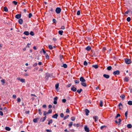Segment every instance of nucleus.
I'll return each instance as SVG.
<instances>
[{
    "label": "nucleus",
    "mask_w": 132,
    "mask_h": 132,
    "mask_svg": "<svg viewBox=\"0 0 132 132\" xmlns=\"http://www.w3.org/2000/svg\"><path fill=\"white\" fill-rule=\"evenodd\" d=\"M21 17V14H18L16 15L15 16V17L17 19H20Z\"/></svg>",
    "instance_id": "6e6552de"
},
{
    "label": "nucleus",
    "mask_w": 132,
    "mask_h": 132,
    "mask_svg": "<svg viewBox=\"0 0 132 132\" xmlns=\"http://www.w3.org/2000/svg\"><path fill=\"white\" fill-rule=\"evenodd\" d=\"M38 68L37 67H36L35 68L34 70V71H35L36 70H38Z\"/></svg>",
    "instance_id": "338daca9"
},
{
    "label": "nucleus",
    "mask_w": 132,
    "mask_h": 132,
    "mask_svg": "<svg viewBox=\"0 0 132 132\" xmlns=\"http://www.w3.org/2000/svg\"><path fill=\"white\" fill-rule=\"evenodd\" d=\"M37 64V63H35L33 65V66L34 67H35L36 66Z\"/></svg>",
    "instance_id": "69168bd1"
},
{
    "label": "nucleus",
    "mask_w": 132,
    "mask_h": 132,
    "mask_svg": "<svg viewBox=\"0 0 132 132\" xmlns=\"http://www.w3.org/2000/svg\"><path fill=\"white\" fill-rule=\"evenodd\" d=\"M92 49L91 47L89 46H87L85 48V50H91Z\"/></svg>",
    "instance_id": "aec40b11"
},
{
    "label": "nucleus",
    "mask_w": 132,
    "mask_h": 132,
    "mask_svg": "<svg viewBox=\"0 0 132 132\" xmlns=\"http://www.w3.org/2000/svg\"><path fill=\"white\" fill-rule=\"evenodd\" d=\"M71 90L73 92H75L77 90V88L73 85L71 87Z\"/></svg>",
    "instance_id": "39448f33"
},
{
    "label": "nucleus",
    "mask_w": 132,
    "mask_h": 132,
    "mask_svg": "<svg viewBox=\"0 0 132 132\" xmlns=\"http://www.w3.org/2000/svg\"><path fill=\"white\" fill-rule=\"evenodd\" d=\"M53 40L54 41V42L55 43H56V41L57 40V39L56 38L54 37L53 38Z\"/></svg>",
    "instance_id": "58836bf2"
},
{
    "label": "nucleus",
    "mask_w": 132,
    "mask_h": 132,
    "mask_svg": "<svg viewBox=\"0 0 132 132\" xmlns=\"http://www.w3.org/2000/svg\"><path fill=\"white\" fill-rule=\"evenodd\" d=\"M58 99V97H55L54 98V101L53 102L54 103V104H56L57 103V101Z\"/></svg>",
    "instance_id": "1a4fd4ad"
},
{
    "label": "nucleus",
    "mask_w": 132,
    "mask_h": 132,
    "mask_svg": "<svg viewBox=\"0 0 132 132\" xmlns=\"http://www.w3.org/2000/svg\"><path fill=\"white\" fill-rule=\"evenodd\" d=\"M30 34L32 36H33L34 35V34L33 31H31L30 32Z\"/></svg>",
    "instance_id": "09e8293b"
},
{
    "label": "nucleus",
    "mask_w": 132,
    "mask_h": 132,
    "mask_svg": "<svg viewBox=\"0 0 132 132\" xmlns=\"http://www.w3.org/2000/svg\"><path fill=\"white\" fill-rule=\"evenodd\" d=\"M5 80L4 79H3L1 80V81L2 83V84L4 85L5 83Z\"/></svg>",
    "instance_id": "cd10ccee"
},
{
    "label": "nucleus",
    "mask_w": 132,
    "mask_h": 132,
    "mask_svg": "<svg viewBox=\"0 0 132 132\" xmlns=\"http://www.w3.org/2000/svg\"><path fill=\"white\" fill-rule=\"evenodd\" d=\"M103 76L106 79H108L110 77V76L106 74H104L103 75Z\"/></svg>",
    "instance_id": "9d476101"
},
{
    "label": "nucleus",
    "mask_w": 132,
    "mask_h": 132,
    "mask_svg": "<svg viewBox=\"0 0 132 132\" xmlns=\"http://www.w3.org/2000/svg\"><path fill=\"white\" fill-rule=\"evenodd\" d=\"M62 66L64 68H67V65L65 64H64Z\"/></svg>",
    "instance_id": "e433bc0d"
},
{
    "label": "nucleus",
    "mask_w": 132,
    "mask_h": 132,
    "mask_svg": "<svg viewBox=\"0 0 132 132\" xmlns=\"http://www.w3.org/2000/svg\"><path fill=\"white\" fill-rule=\"evenodd\" d=\"M5 129L9 131L11 129L9 127H6L5 128Z\"/></svg>",
    "instance_id": "72a5a7b5"
},
{
    "label": "nucleus",
    "mask_w": 132,
    "mask_h": 132,
    "mask_svg": "<svg viewBox=\"0 0 132 132\" xmlns=\"http://www.w3.org/2000/svg\"><path fill=\"white\" fill-rule=\"evenodd\" d=\"M100 105L101 107L103 106V102L102 101H101L100 102Z\"/></svg>",
    "instance_id": "2f4dec72"
},
{
    "label": "nucleus",
    "mask_w": 132,
    "mask_h": 132,
    "mask_svg": "<svg viewBox=\"0 0 132 132\" xmlns=\"http://www.w3.org/2000/svg\"><path fill=\"white\" fill-rule=\"evenodd\" d=\"M49 48L50 49H52L53 48V46L51 45H49L48 46Z\"/></svg>",
    "instance_id": "a18cd8bd"
},
{
    "label": "nucleus",
    "mask_w": 132,
    "mask_h": 132,
    "mask_svg": "<svg viewBox=\"0 0 132 132\" xmlns=\"http://www.w3.org/2000/svg\"><path fill=\"white\" fill-rule=\"evenodd\" d=\"M120 71L119 70H117L113 72V74L114 75H118L120 74Z\"/></svg>",
    "instance_id": "20e7f679"
},
{
    "label": "nucleus",
    "mask_w": 132,
    "mask_h": 132,
    "mask_svg": "<svg viewBox=\"0 0 132 132\" xmlns=\"http://www.w3.org/2000/svg\"><path fill=\"white\" fill-rule=\"evenodd\" d=\"M127 127L128 128H130L132 127V125L131 124H128L127 125Z\"/></svg>",
    "instance_id": "5701e85b"
},
{
    "label": "nucleus",
    "mask_w": 132,
    "mask_h": 132,
    "mask_svg": "<svg viewBox=\"0 0 132 132\" xmlns=\"http://www.w3.org/2000/svg\"><path fill=\"white\" fill-rule=\"evenodd\" d=\"M32 16V14L31 13H29L28 15V17L29 18H30Z\"/></svg>",
    "instance_id": "4d7b16f0"
},
{
    "label": "nucleus",
    "mask_w": 132,
    "mask_h": 132,
    "mask_svg": "<svg viewBox=\"0 0 132 132\" xmlns=\"http://www.w3.org/2000/svg\"><path fill=\"white\" fill-rule=\"evenodd\" d=\"M82 90V89H80L79 90H78L77 91V92L79 94H80Z\"/></svg>",
    "instance_id": "bb28decb"
},
{
    "label": "nucleus",
    "mask_w": 132,
    "mask_h": 132,
    "mask_svg": "<svg viewBox=\"0 0 132 132\" xmlns=\"http://www.w3.org/2000/svg\"><path fill=\"white\" fill-rule=\"evenodd\" d=\"M124 80L125 81L127 82L129 80V78L127 77H125L124 79Z\"/></svg>",
    "instance_id": "f3484780"
},
{
    "label": "nucleus",
    "mask_w": 132,
    "mask_h": 132,
    "mask_svg": "<svg viewBox=\"0 0 132 132\" xmlns=\"http://www.w3.org/2000/svg\"><path fill=\"white\" fill-rule=\"evenodd\" d=\"M64 114L63 113H61L60 115V116L61 117H62V118L63 117H64Z\"/></svg>",
    "instance_id": "bf43d9fd"
},
{
    "label": "nucleus",
    "mask_w": 132,
    "mask_h": 132,
    "mask_svg": "<svg viewBox=\"0 0 132 132\" xmlns=\"http://www.w3.org/2000/svg\"><path fill=\"white\" fill-rule=\"evenodd\" d=\"M52 21L53 23H56L57 22V21L55 19H53Z\"/></svg>",
    "instance_id": "4c0bfd02"
},
{
    "label": "nucleus",
    "mask_w": 132,
    "mask_h": 132,
    "mask_svg": "<svg viewBox=\"0 0 132 132\" xmlns=\"http://www.w3.org/2000/svg\"><path fill=\"white\" fill-rule=\"evenodd\" d=\"M59 86V83H57L55 85V88L56 89H57L58 88Z\"/></svg>",
    "instance_id": "4be33fe9"
},
{
    "label": "nucleus",
    "mask_w": 132,
    "mask_h": 132,
    "mask_svg": "<svg viewBox=\"0 0 132 132\" xmlns=\"http://www.w3.org/2000/svg\"><path fill=\"white\" fill-rule=\"evenodd\" d=\"M63 32V31L62 30H59L58 32L59 34L61 35H62Z\"/></svg>",
    "instance_id": "6ab92c4d"
},
{
    "label": "nucleus",
    "mask_w": 132,
    "mask_h": 132,
    "mask_svg": "<svg viewBox=\"0 0 132 132\" xmlns=\"http://www.w3.org/2000/svg\"><path fill=\"white\" fill-rule=\"evenodd\" d=\"M3 111L4 112H6L7 110L6 108L5 107H4L3 109Z\"/></svg>",
    "instance_id": "3c124183"
},
{
    "label": "nucleus",
    "mask_w": 132,
    "mask_h": 132,
    "mask_svg": "<svg viewBox=\"0 0 132 132\" xmlns=\"http://www.w3.org/2000/svg\"><path fill=\"white\" fill-rule=\"evenodd\" d=\"M93 118L94 119V121L95 122L97 121L98 119L97 116H94L93 117Z\"/></svg>",
    "instance_id": "9b49d317"
},
{
    "label": "nucleus",
    "mask_w": 132,
    "mask_h": 132,
    "mask_svg": "<svg viewBox=\"0 0 132 132\" xmlns=\"http://www.w3.org/2000/svg\"><path fill=\"white\" fill-rule=\"evenodd\" d=\"M23 34L26 35H28L29 34V32L28 31H25L24 32Z\"/></svg>",
    "instance_id": "412c9836"
},
{
    "label": "nucleus",
    "mask_w": 132,
    "mask_h": 132,
    "mask_svg": "<svg viewBox=\"0 0 132 132\" xmlns=\"http://www.w3.org/2000/svg\"><path fill=\"white\" fill-rule=\"evenodd\" d=\"M23 22V20L21 19H20L18 21V22L20 24H22Z\"/></svg>",
    "instance_id": "4468645a"
},
{
    "label": "nucleus",
    "mask_w": 132,
    "mask_h": 132,
    "mask_svg": "<svg viewBox=\"0 0 132 132\" xmlns=\"http://www.w3.org/2000/svg\"><path fill=\"white\" fill-rule=\"evenodd\" d=\"M81 85L84 87H86L87 86V85L86 83L85 82H82L81 83Z\"/></svg>",
    "instance_id": "a211bd4d"
},
{
    "label": "nucleus",
    "mask_w": 132,
    "mask_h": 132,
    "mask_svg": "<svg viewBox=\"0 0 132 132\" xmlns=\"http://www.w3.org/2000/svg\"><path fill=\"white\" fill-rule=\"evenodd\" d=\"M4 10L5 12H7L8 11V10L7 8L6 7H5L4 8Z\"/></svg>",
    "instance_id": "c85d7f7f"
},
{
    "label": "nucleus",
    "mask_w": 132,
    "mask_h": 132,
    "mask_svg": "<svg viewBox=\"0 0 132 132\" xmlns=\"http://www.w3.org/2000/svg\"><path fill=\"white\" fill-rule=\"evenodd\" d=\"M74 81L75 82V83L76 84L78 83L79 82V80H75Z\"/></svg>",
    "instance_id": "8fccbe9b"
},
{
    "label": "nucleus",
    "mask_w": 132,
    "mask_h": 132,
    "mask_svg": "<svg viewBox=\"0 0 132 132\" xmlns=\"http://www.w3.org/2000/svg\"><path fill=\"white\" fill-rule=\"evenodd\" d=\"M93 67H94L95 68L97 69L98 68V66L97 65H93Z\"/></svg>",
    "instance_id": "49530a36"
},
{
    "label": "nucleus",
    "mask_w": 132,
    "mask_h": 132,
    "mask_svg": "<svg viewBox=\"0 0 132 132\" xmlns=\"http://www.w3.org/2000/svg\"><path fill=\"white\" fill-rule=\"evenodd\" d=\"M20 81L24 83L25 82V80L24 79H21Z\"/></svg>",
    "instance_id": "c756f323"
},
{
    "label": "nucleus",
    "mask_w": 132,
    "mask_h": 132,
    "mask_svg": "<svg viewBox=\"0 0 132 132\" xmlns=\"http://www.w3.org/2000/svg\"><path fill=\"white\" fill-rule=\"evenodd\" d=\"M71 84H70L68 85H67V87H70L71 86Z\"/></svg>",
    "instance_id": "e2e57ef3"
},
{
    "label": "nucleus",
    "mask_w": 132,
    "mask_h": 132,
    "mask_svg": "<svg viewBox=\"0 0 132 132\" xmlns=\"http://www.w3.org/2000/svg\"><path fill=\"white\" fill-rule=\"evenodd\" d=\"M85 130L86 132H89V128L87 127V126H86L84 127Z\"/></svg>",
    "instance_id": "0eeeda50"
},
{
    "label": "nucleus",
    "mask_w": 132,
    "mask_h": 132,
    "mask_svg": "<svg viewBox=\"0 0 132 132\" xmlns=\"http://www.w3.org/2000/svg\"><path fill=\"white\" fill-rule=\"evenodd\" d=\"M46 131L47 132H52V131H51V130L46 129Z\"/></svg>",
    "instance_id": "774afa93"
},
{
    "label": "nucleus",
    "mask_w": 132,
    "mask_h": 132,
    "mask_svg": "<svg viewBox=\"0 0 132 132\" xmlns=\"http://www.w3.org/2000/svg\"><path fill=\"white\" fill-rule=\"evenodd\" d=\"M39 118H35L33 119V121L34 123H36L39 120Z\"/></svg>",
    "instance_id": "2eb2a0df"
},
{
    "label": "nucleus",
    "mask_w": 132,
    "mask_h": 132,
    "mask_svg": "<svg viewBox=\"0 0 132 132\" xmlns=\"http://www.w3.org/2000/svg\"><path fill=\"white\" fill-rule=\"evenodd\" d=\"M125 63L127 64H129L131 63V60L130 59L126 58L125 60Z\"/></svg>",
    "instance_id": "f257e3e1"
},
{
    "label": "nucleus",
    "mask_w": 132,
    "mask_h": 132,
    "mask_svg": "<svg viewBox=\"0 0 132 132\" xmlns=\"http://www.w3.org/2000/svg\"><path fill=\"white\" fill-rule=\"evenodd\" d=\"M120 116V115L119 114H118L115 117V118L116 119L118 117H119Z\"/></svg>",
    "instance_id": "6e6d98bb"
},
{
    "label": "nucleus",
    "mask_w": 132,
    "mask_h": 132,
    "mask_svg": "<svg viewBox=\"0 0 132 132\" xmlns=\"http://www.w3.org/2000/svg\"><path fill=\"white\" fill-rule=\"evenodd\" d=\"M112 69V67L111 66L108 67L107 68V69L108 70H110Z\"/></svg>",
    "instance_id": "473e14b6"
},
{
    "label": "nucleus",
    "mask_w": 132,
    "mask_h": 132,
    "mask_svg": "<svg viewBox=\"0 0 132 132\" xmlns=\"http://www.w3.org/2000/svg\"><path fill=\"white\" fill-rule=\"evenodd\" d=\"M61 9L59 7H57L55 10V11L57 14L60 13L61 11Z\"/></svg>",
    "instance_id": "f03ea898"
},
{
    "label": "nucleus",
    "mask_w": 132,
    "mask_h": 132,
    "mask_svg": "<svg viewBox=\"0 0 132 132\" xmlns=\"http://www.w3.org/2000/svg\"><path fill=\"white\" fill-rule=\"evenodd\" d=\"M71 119L72 121H74L75 119V118L74 117H72L71 118Z\"/></svg>",
    "instance_id": "864d4df0"
},
{
    "label": "nucleus",
    "mask_w": 132,
    "mask_h": 132,
    "mask_svg": "<svg viewBox=\"0 0 132 132\" xmlns=\"http://www.w3.org/2000/svg\"><path fill=\"white\" fill-rule=\"evenodd\" d=\"M21 101V99L19 98H17V102H20Z\"/></svg>",
    "instance_id": "603ef678"
},
{
    "label": "nucleus",
    "mask_w": 132,
    "mask_h": 132,
    "mask_svg": "<svg viewBox=\"0 0 132 132\" xmlns=\"http://www.w3.org/2000/svg\"><path fill=\"white\" fill-rule=\"evenodd\" d=\"M52 112V110L51 109H50L48 110V113H51Z\"/></svg>",
    "instance_id": "052dcab7"
},
{
    "label": "nucleus",
    "mask_w": 132,
    "mask_h": 132,
    "mask_svg": "<svg viewBox=\"0 0 132 132\" xmlns=\"http://www.w3.org/2000/svg\"><path fill=\"white\" fill-rule=\"evenodd\" d=\"M50 77V76L49 74L48 73H47L46 74L45 78L47 80L48 79L49 77Z\"/></svg>",
    "instance_id": "f8f14e48"
},
{
    "label": "nucleus",
    "mask_w": 132,
    "mask_h": 132,
    "mask_svg": "<svg viewBox=\"0 0 132 132\" xmlns=\"http://www.w3.org/2000/svg\"><path fill=\"white\" fill-rule=\"evenodd\" d=\"M43 50V53L44 55V56L46 57V59H48L49 58V56L48 55V54L47 53H46L45 50Z\"/></svg>",
    "instance_id": "7ed1b4c3"
},
{
    "label": "nucleus",
    "mask_w": 132,
    "mask_h": 132,
    "mask_svg": "<svg viewBox=\"0 0 132 132\" xmlns=\"http://www.w3.org/2000/svg\"><path fill=\"white\" fill-rule=\"evenodd\" d=\"M87 63L86 61H85L84 62V65H87Z\"/></svg>",
    "instance_id": "5fc2aeb1"
},
{
    "label": "nucleus",
    "mask_w": 132,
    "mask_h": 132,
    "mask_svg": "<svg viewBox=\"0 0 132 132\" xmlns=\"http://www.w3.org/2000/svg\"><path fill=\"white\" fill-rule=\"evenodd\" d=\"M127 20L128 22H129L131 20V18L130 17H128L127 19Z\"/></svg>",
    "instance_id": "f704fd0d"
},
{
    "label": "nucleus",
    "mask_w": 132,
    "mask_h": 132,
    "mask_svg": "<svg viewBox=\"0 0 132 132\" xmlns=\"http://www.w3.org/2000/svg\"><path fill=\"white\" fill-rule=\"evenodd\" d=\"M53 122V121L52 119L50 120L48 122V124L50 125V124L52 123Z\"/></svg>",
    "instance_id": "7c9ffc66"
},
{
    "label": "nucleus",
    "mask_w": 132,
    "mask_h": 132,
    "mask_svg": "<svg viewBox=\"0 0 132 132\" xmlns=\"http://www.w3.org/2000/svg\"><path fill=\"white\" fill-rule=\"evenodd\" d=\"M66 100L65 99H63L62 100V102L63 103H65L66 102Z\"/></svg>",
    "instance_id": "13d9d810"
},
{
    "label": "nucleus",
    "mask_w": 132,
    "mask_h": 132,
    "mask_svg": "<svg viewBox=\"0 0 132 132\" xmlns=\"http://www.w3.org/2000/svg\"><path fill=\"white\" fill-rule=\"evenodd\" d=\"M121 106L122 107V105L121 103H120L118 105V106L119 107V109H121V108L120 107V106Z\"/></svg>",
    "instance_id": "37998d69"
},
{
    "label": "nucleus",
    "mask_w": 132,
    "mask_h": 132,
    "mask_svg": "<svg viewBox=\"0 0 132 132\" xmlns=\"http://www.w3.org/2000/svg\"><path fill=\"white\" fill-rule=\"evenodd\" d=\"M59 57L60 60L62 61V59L63 58V55L60 54L59 56Z\"/></svg>",
    "instance_id": "a878e982"
},
{
    "label": "nucleus",
    "mask_w": 132,
    "mask_h": 132,
    "mask_svg": "<svg viewBox=\"0 0 132 132\" xmlns=\"http://www.w3.org/2000/svg\"><path fill=\"white\" fill-rule=\"evenodd\" d=\"M48 114V112H47L46 111H44L43 115L44 116H46V115Z\"/></svg>",
    "instance_id": "79ce46f5"
},
{
    "label": "nucleus",
    "mask_w": 132,
    "mask_h": 132,
    "mask_svg": "<svg viewBox=\"0 0 132 132\" xmlns=\"http://www.w3.org/2000/svg\"><path fill=\"white\" fill-rule=\"evenodd\" d=\"M80 80L82 82H85L86 81V80L83 77H81L80 78Z\"/></svg>",
    "instance_id": "423d86ee"
},
{
    "label": "nucleus",
    "mask_w": 132,
    "mask_h": 132,
    "mask_svg": "<svg viewBox=\"0 0 132 132\" xmlns=\"http://www.w3.org/2000/svg\"><path fill=\"white\" fill-rule=\"evenodd\" d=\"M85 112L86 113V116H88L89 114V110L87 109H86L85 110Z\"/></svg>",
    "instance_id": "ddd939ff"
},
{
    "label": "nucleus",
    "mask_w": 132,
    "mask_h": 132,
    "mask_svg": "<svg viewBox=\"0 0 132 132\" xmlns=\"http://www.w3.org/2000/svg\"><path fill=\"white\" fill-rule=\"evenodd\" d=\"M128 104L129 105H132V101H129L128 102Z\"/></svg>",
    "instance_id": "393cba45"
},
{
    "label": "nucleus",
    "mask_w": 132,
    "mask_h": 132,
    "mask_svg": "<svg viewBox=\"0 0 132 132\" xmlns=\"http://www.w3.org/2000/svg\"><path fill=\"white\" fill-rule=\"evenodd\" d=\"M12 3L13 4H14L15 5H16L18 3L17 2L15 1H13Z\"/></svg>",
    "instance_id": "c03bdc74"
},
{
    "label": "nucleus",
    "mask_w": 132,
    "mask_h": 132,
    "mask_svg": "<svg viewBox=\"0 0 132 132\" xmlns=\"http://www.w3.org/2000/svg\"><path fill=\"white\" fill-rule=\"evenodd\" d=\"M46 116H45V117H44L43 118V121H42L43 122L46 119Z\"/></svg>",
    "instance_id": "680f3d73"
},
{
    "label": "nucleus",
    "mask_w": 132,
    "mask_h": 132,
    "mask_svg": "<svg viewBox=\"0 0 132 132\" xmlns=\"http://www.w3.org/2000/svg\"><path fill=\"white\" fill-rule=\"evenodd\" d=\"M58 116V114L57 113L54 115L52 117L56 119H57Z\"/></svg>",
    "instance_id": "dca6fc26"
},
{
    "label": "nucleus",
    "mask_w": 132,
    "mask_h": 132,
    "mask_svg": "<svg viewBox=\"0 0 132 132\" xmlns=\"http://www.w3.org/2000/svg\"><path fill=\"white\" fill-rule=\"evenodd\" d=\"M70 111L68 109H67L66 111V113H69V112Z\"/></svg>",
    "instance_id": "0e129e2a"
},
{
    "label": "nucleus",
    "mask_w": 132,
    "mask_h": 132,
    "mask_svg": "<svg viewBox=\"0 0 132 132\" xmlns=\"http://www.w3.org/2000/svg\"><path fill=\"white\" fill-rule=\"evenodd\" d=\"M80 11L79 10L77 11V14L78 15H80Z\"/></svg>",
    "instance_id": "de8ad7c7"
},
{
    "label": "nucleus",
    "mask_w": 132,
    "mask_h": 132,
    "mask_svg": "<svg viewBox=\"0 0 132 132\" xmlns=\"http://www.w3.org/2000/svg\"><path fill=\"white\" fill-rule=\"evenodd\" d=\"M69 116V115H67L66 116H65L63 119L64 120H65Z\"/></svg>",
    "instance_id": "c9c22d12"
},
{
    "label": "nucleus",
    "mask_w": 132,
    "mask_h": 132,
    "mask_svg": "<svg viewBox=\"0 0 132 132\" xmlns=\"http://www.w3.org/2000/svg\"><path fill=\"white\" fill-rule=\"evenodd\" d=\"M128 114V111H126L125 113V115L126 117V119L127 118V116Z\"/></svg>",
    "instance_id": "ea45409f"
},
{
    "label": "nucleus",
    "mask_w": 132,
    "mask_h": 132,
    "mask_svg": "<svg viewBox=\"0 0 132 132\" xmlns=\"http://www.w3.org/2000/svg\"><path fill=\"white\" fill-rule=\"evenodd\" d=\"M72 124H73L72 122H70L68 125V126H69V127L70 128L72 126Z\"/></svg>",
    "instance_id": "b1692460"
},
{
    "label": "nucleus",
    "mask_w": 132,
    "mask_h": 132,
    "mask_svg": "<svg viewBox=\"0 0 132 132\" xmlns=\"http://www.w3.org/2000/svg\"><path fill=\"white\" fill-rule=\"evenodd\" d=\"M125 95L123 94H122L120 96V97H121L123 99L125 98Z\"/></svg>",
    "instance_id": "a19ab883"
}]
</instances>
